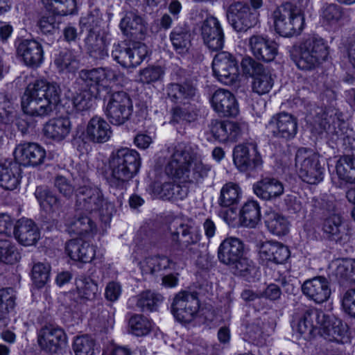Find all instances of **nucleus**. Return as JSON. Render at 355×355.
I'll use <instances>...</instances> for the list:
<instances>
[{"mask_svg": "<svg viewBox=\"0 0 355 355\" xmlns=\"http://www.w3.org/2000/svg\"><path fill=\"white\" fill-rule=\"evenodd\" d=\"M227 18L237 32H245L254 26L259 20V13L247 3L237 1L232 3L227 10Z\"/></svg>", "mask_w": 355, "mask_h": 355, "instance_id": "nucleus-12", "label": "nucleus"}, {"mask_svg": "<svg viewBox=\"0 0 355 355\" xmlns=\"http://www.w3.org/2000/svg\"><path fill=\"white\" fill-rule=\"evenodd\" d=\"M270 125L274 137L286 140L294 138L297 132V118L284 112L272 116Z\"/></svg>", "mask_w": 355, "mask_h": 355, "instance_id": "nucleus-19", "label": "nucleus"}, {"mask_svg": "<svg viewBox=\"0 0 355 355\" xmlns=\"http://www.w3.org/2000/svg\"><path fill=\"white\" fill-rule=\"evenodd\" d=\"M302 291L306 296L318 304L326 302L331 295L329 282L322 276L305 281Z\"/></svg>", "mask_w": 355, "mask_h": 355, "instance_id": "nucleus-24", "label": "nucleus"}, {"mask_svg": "<svg viewBox=\"0 0 355 355\" xmlns=\"http://www.w3.org/2000/svg\"><path fill=\"white\" fill-rule=\"evenodd\" d=\"M241 195V189L238 184L227 182L220 189L218 204L222 207H230L237 205Z\"/></svg>", "mask_w": 355, "mask_h": 355, "instance_id": "nucleus-41", "label": "nucleus"}, {"mask_svg": "<svg viewBox=\"0 0 355 355\" xmlns=\"http://www.w3.org/2000/svg\"><path fill=\"white\" fill-rule=\"evenodd\" d=\"M214 76L222 83L233 85L238 83L239 70L236 58L227 51L217 53L212 62Z\"/></svg>", "mask_w": 355, "mask_h": 355, "instance_id": "nucleus-10", "label": "nucleus"}, {"mask_svg": "<svg viewBox=\"0 0 355 355\" xmlns=\"http://www.w3.org/2000/svg\"><path fill=\"white\" fill-rule=\"evenodd\" d=\"M50 266L48 263H37L32 269V278L37 287H42L49 280Z\"/></svg>", "mask_w": 355, "mask_h": 355, "instance_id": "nucleus-58", "label": "nucleus"}, {"mask_svg": "<svg viewBox=\"0 0 355 355\" xmlns=\"http://www.w3.org/2000/svg\"><path fill=\"white\" fill-rule=\"evenodd\" d=\"M170 40L177 52L182 53L187 51L191 40L189 27L185 24L175 26L170 34Z\"/></svg>", "mask_w": 355, "mask_h": 355, "instance_id": "nucleus-40", "label": "nucleus"}, {"mask_svg": "<svg viewBox=\"0 0 355 355\" xmlns=\"http://www.w3.org/2000/svg\"><path fill=\"white\" fill-rule=\"evenodd\" d=\"M78 296L81 299L92 300L98 292L97 284L89 277L80 276L76 281Z\"/></svg>", "mask_w": 355, "mask_h": 355, "instance_id": "nucleus-48", "label": "nucleus"}, {"mask_svg": "<svg viewBox=\"0 0 355 355\" xmlns=\"http://www.w3.org/2000/svg\"><path fill=\"white\" fill-rule=\"evenodd\" d=\"M241 67L245 75L253 78L252 90L254 92L260 95L269 92L274 84L269 70L250 57L243 58Z\"/></svg>", "mask_w": 355, "mask_h": 355, "instance_id": "nucleus-9", "label": "nucleus"}, {"mask_svg": "<svg viewBox=\"0 0 355 355\" xmlns=\"http://www.w3.org/2000/svg\"><path fill=\"white\" fill-rule=\"evenodd\" d=\"M243 254V243L237 238L225 239L218 247V258L223 264L229 266L235 263Z\"/></svg>", "mask_w": 355, "mask_h": 355, "instance_id": "nucleus-28", "label": "nucleus"}, {"mask_svg": "<svg viewBox=\"0 0 355 355\" xmlns=\"http://www.w3.org/2000/svg\"><path fill=\"white\" fill-rule=\"evenodd\" d=\"M120 27L125 35L135 39H141L146 31L142 18L133 11L126 12Z\"/></svg>", "mask_w": 355, "mask_h": 355, "instance_id": "nucleus-37", "label": "nucleus"}, {"mask_svg": "<svg viewBox=\"0 0 355 355\" xmlns=\"http://www.w3.org/2000/svg\"><path fill=\"white\" fill-rule=\"evenodd\" d=\"M95 341L88 335L76 336L73 342L72 349L76 355H93Z\"/></svg>", "mask_w": 355, "mask_h": 355, "instance_id": "nucleus-52", "label": "nucleus"}, {"mask_svg": "<svg viewBox=\"0 0 355 355\" xmlns=\"http://www.w3.org/2000/svg\"><path fill=\"white\" fill-rule=\"evenodd\" d=\"M322 18L329 24H335L343 18L344 11L336 3L326 4L322 9Z\"/></svg>", "mask_w": 355, "mask_h": 355, "instance_id": "nucleus-54", "label": "nucleus"}, {"mask_svg": "<svg viewBox=\"0 0 355 355\" xmlns=\"http://www.w3.org/2000/svg\"><path fill=\"white\" fill-rule=\"evenodd\" d=\"M233 159L235 165L241 171L254 170L262 164L261 155L254 143L239 144L235 146Z\"/></svg>", "mask_w": 355, "mask_h": 355, "instance_id": "nucleus-14", "label": "nucleus"}, {"mask_svg": "<svg viewBox=\"0 0 355 355\" xmlns=\"http://www.w3.org/2000/svg\"><path fill=\"white\" fill-rule=\"evenodd\" d=\"M342 308L346 314L355 318V288L348 289L343 294Z\"/></svg>", "mask_w": 355, "mask_h": 355, "instance_id": "nucleus-62", "label": "nucleus"}, {"mask_svg": "<svg viewBox=\"0 0 355 355\" xmlns=\"http://www.w3.org/2000/svg\"><path fill=\"white\" fill-rule=\"evenodd\" d=\"M249 46L253 55L266 62L272 61L277 54V44L260 35L249 38Z\"/></svg>", "mask_w": 355, "mask_h": 355, "instance_id": "nucleus-23", "label": "nucleus"}, {"mask_svg": "<svg viewBox=\"0 0 355 355\" xmlns=\"http://www.w3.org/2000/svg\"><path fill=\"white\" fill-rule=\"evenodd\" d=\"M15 239L24 245H34L40 239V232L35 223L30 219H21L15 225Z\"/></svg>", "mask_w": 355, "mask_h": 355, "instance_id": "nucleus-32", "label": "nucleus"}, {"mask_svg": "<svg viewBox=\"0 0 355 355\" xmlns=\"http://www.w3.org/2000/svg\"><path fill=\"white\" fill-rule=\"evenodd\" d=\"M200 34L204 44L213 51L223 49L224 46V33L217 18L209 16L202 23Z\"/></svg>", "mask_w": 355, "mask_h": 355, "instance_id": "nucleus-16", "label": "nucleus"}, {"mask_svg": "<svg viewBox=\"0 0 355 355\" xmlns=\"http://www.w3.org/2000/svg\"><path fill=\"white\" fill-rule=\"evenodd\" d=\"M88 55L95 61L103 60L108 56L106 35L95 30H89L84 40Z\"/></svg>", "mask_w": 355, "mask_h": 355, "instance_id": "nucleus-26", "label": "nucleus"}, {"mask_svg": "<svg viewBox=\"0 0 355 355\" xmlns=\"http://www.w3.org/2000/svg\"><path fill=\"white\" fill-rule=\"evenodd\" d=\"M60 94L56 83L37 80L28 85L21 98L23 111L33 116H49L60 101Z\"/></svg>", "mask_w": 355, "mask_h": 355, "instance_id": "nucleus-2", "label": "nucleus"}, {"mask_svg": "<svg viewBox=\"0 0 355 355\" xmlns=\"http://www.w3.org/2000/svg\"><path fill=\"white\" fill-rule=\"evenodd\" d=\"M211 103L214 110L221 116H236L239 114L237 101L228 90L217 89L212 95Z\"/></svg>", "mask_w": 355, "mask_h": 355, "instance_id": "nucleus-21", "label": "nucleus"}, {"mask_svg": "<svg viewBox=\"0 0 355 355\" xmlns=\"http://www.w3.org/2000/svg\"><path fill=\"white\" fill-rule=\"evenodd\" d=\"M199 308L200 303L196 295L182 291L174 297L171 311L177 320L189 323L196 318Z\"/></svg>", "mask_w": 355, "mask_h": 355, "instance_id": "nucleus-13", "label": "nucleus"}, {"mask_svg": "<svg viewBox=\"0 0 355 355\" xmlns=\"http://www.w3.org/2000/svg\"><path fill=\"white\" fill-rule=\"evenodd\" d=\"M171 119L170 123H191L198 119V112L196 109L189 104L188 106H175L171 109Z\"/></svg>", "mask_w": 355, "mask_h": 355, "instance_id": "nucleus-47", "label": "nucleus"}, {"mask_svg": "<svg viewBox=\"0 0 355 355\" xmlns=\"http://www.w3.org/2000/svg\"><path fill=\"white\" fill-rule=\"evenodd\" d=\"M112 55L114 60H116L122 67L125 68L133 67L129 47H124L120 45H117L112 51Z\"/></svg>", "mask_w": 355, "mask_h": 355, "instance_id": "nucleus-60", "label": "nucleus"}, {"mask_svg": "<svg viewBox=\"0 0 355 355\" xmlns=\"http://www.w3.org/2000/svg\"><path fill=\"white\" fill-rule=\"evenodd\" d=\"M261 219L260 207L255 200L247 201L239 212V222L242 226L255 227Z\"/></svg>", "mask_w": 355, "mask_h": 355, "instance_id": "nucleus-39", "label": "nucleus"}, {"mask_svg": "<svg viewBox=\"0 0 355 355\" xmlns=\"http://www.w3.org/2000/svg\"><path fill=\"white\" fill-rule=\"evenodd\" d=\"M54 64L60 72L73 73L79 68V60L71 51L64 50L56 55Z\"/></svg>", "mask_w": 355, "mask_h": 355, "instance_id": "nucleus-44", "label": "nucleus"}, {"mask_svg": "<svg viewBox=\"0 0 355 355\" xmlns=\"http://www.w3.org/2000/svg\"><path fill=\"white\" fill-rule=\"evenodd\" d=\"M324 318L325 314L322 311L315 309H306L296 325L293 327L305 340H309L313 336L315 330L320 329V322Z\"/></svg>", "mask_w": 355, "mask_h": 355, "instance_id": "nucleus-22", "label": "nucleus"}, {"mask_svg": "<svg viewBox=\"0 0 355 355\" xmlns=\"http://www.w3.org/2000/svg\"><path fill=\"white\" fill-rule=\"evenodd\" d=\"M320 333L324 339L338 343H343V340L347 337V326L340 320L331 322L326 315L320 322Z\"/></svg>", "mask_w": 355, "mask_h": 355, "instance_id": "nucleus-36", "label": "nucleus"}, {"mask_svg": "<svg viewBox=\"0 0 355 355\" xmlns=\"http://www.w3.org/2000/svg\"><path fill=\"white\" fill-rule=\"evenodd\" d=\"M162 300V295L146 290L137 296L136 306L142 311H153L157 309Z\"/></svg>", "mask_w": 355, "mask_h": 355, "instance_id": "nucleus-45", "label": "nucleus"}, {"mask_svg": "<svg viewBox=\"0 0 355 355\" xmlns=\"http://www.w3.org/2000/svg\"><path fill=\"white\" fill-rule=\"evenodd\" d=\"M295 166L299 177L305 182L315 184L323 180L324 168L319 155L306 148H300L295 155Z\"/></svg>", "mask_w": 355, "mask_h": 355, "instance_id": "nucleus-8", "label": "nucleus"}, {"mask_svg": "<svg viewBox=\"0 0 355 355\" xmlns=\"http://www.w3.org/2000/svg\"><path fill=\"white\" fill-rule=\"evenodd\" d=\"M35 196L41 206H44L46 204L53 210L60 207V200L58 197L46 188L37 187L35 191Z\"/></svg>", "mask_w": 355, "mask_h": 355, "instance_id": "nucleus-55", "label": "nucleus"}, {"mask_svg": "<svg viewBox=\"0 0 355 355\" xmlns=\"http://www.w3.org/2000/svg\"><path fill=\"white\" fill-rule=\"evenodd\" d=\"M15 155L19 164L26 166H38L44 163L46 158L45 150L35 143L19 145L16 148Z\"/></svg>", "mask_w": 355, "mask_h": 355, "instance_id": "nucleus-20", "label": "nucleus"}, {"mask_svg": "<svg viewBox=\"0 0 355 355\" xmlns=\"http://www.w3.org/2000/svg\"><path fill=\"white\" fill-rule=\"evenodd\" d=\"M66 226L69 234L78 236L94 232L96 229V225L94 220L83 213H77L73 218H67Z\"/></svg>", "mask_w": 355, "mask_h": 355, "instance_id": "nucleus-38", "label": "nucleus"}, {"mask_svg": "<svg viewBox=\"0 0 355 355\" xmlns=\"http://www.w3.org/2000/svg\"><path fill=\"white\" fill-rule=\"evenodd\" d=\"M129 49L133 67L140 64L148 55L147 46L143 43L135 42Z\"/></svg>", "mask_w": 355, "mask_h": 355, "instance_id": "nucleus-61", "label": "nucleus"}, {"mask_svg": "<svg viewBox=\"0 0 355 355\" xmlns=\"http://www.w3.org/2000/svg\"><path fill=\"white\" fill-rule=\"evenodd\" d=\"M106 96H102L107 104L105 114L109 121L120 125L128 121L132 114L133 105L130 95L123 91L112 92L110 87H104Z\"/></svg>", "mask_w": 355, "mask_h": 355, "instance_id": "nucleus-6", "label": "nucleus"}, {"mask_svg": "<svg viewBox=\"0 0 355 355\" xmlns=\"http://www.w3.org/2000/svg\"><path fill=\"white\" fill-rule=\"evenodd\" d=\"M172 263L166 256H155L146 258L140 264L143 273L155 275L162 270L168 268Z\"/></svg>", "mask_w": 355, "mask_h": 355, "instance_id": "nucleus-46", "label": "nucleus"}, {"mask_svg": "<svg viewBox=\"0 0 355 355\" xmlns=\"http://www.w3.org/2000/svg\"><path fill=\"white\" fill-rule=\"evenodd\" d=\"M162 74L161 67L152 66L140 71L139 79L142 83H150L158 80Z\"/></svg>", "mask_w": 355, "mask_h": 355, "instance_id": "nucleus-64", "label": "nucleus"}, {"mask_svg": "<svg viewBox=\"0 0 355 355\" xmlns=\"http://www.w3.org/2000/svg\"><path fill=\"white\" fill-rule=\"evenodd\" d=\"M17 56L26 66L37 68L44 60L42 46L35 40H23L17 46Z\"/></svg>", "mask_w": 355, "mask_h": 355, "instance_id": "nucleus-17", "label": "nucleus"}, {"mask_svg": "<svg viewBox=\"0 0 355 355\" xmlns=\"http://www.w3.org/2000/svg\"><path fill=\"white\" fill-rule=\"evenodd\" d=\"M255 195L264 200H273L280 197L284 191L282 182L274 178H263L253 185Z\"/></svg>", "mask_w": 355, "mask_h": 355, "instance_id": "nucleus-29", "label": "nucleus"}, {"mask_svg": "<svg viewBox=\"0 0 355 355\" xmlns=\"http://www.w3.org/2000/svg\"><path fill=\"white\" fill-rule=\"evenodd\" d=\"M168 97L176 103L189 104L196 94V87L190 80L182 83H171L166 87Z\"/></svg>", "mask_w": 355, "mask_h": 355, "instance_id": "nucleus-34", "label": "nucleus"}, {"mask_svg": "<svg viewBox=\"0 0 355 355\" xmlns=\"http://www.w3.org/2000/svg\"><path fill=\"white\" fill-rule=\"evenodd\" d=\"M140 166L141 158L136 150L124 148L114 151L108 159L107 181L110 187L123 189Z\"/></svg>", "mask_w": 355, "mask_h": 355, "instance_id": "nucleus-3", "label": "nucleus"}, {"mask_svg": "<svg viewBox=\"0 0 355 355\" xmlns=\"http://www.w3.org/2000/svg\"><path fill=\"white\" fill-rule=\"evenodd\" d=\"M172 185V182H168L164 183L155 182L152 184V191L154 195L159 198L171 200L173 196Z\"/></svg>", "mask_w": 355, "mask_h": 355, "instance_id": "nucleus-63", "label": "nucleus"}, {"mask_svg": "<svg viewBox=\"0 0 355 355\" xmlns=\"http://www.w3.org/2000/svg\"><path fill=\"white\" fill-rule=\"evenodd\" d=\"M265 223L268 230L277 236L286 235L289 230V222L279 213L270 211L266 214Z\"/></svg>", "mask_w": 355, "mask_h": 355, "instance_id": "nucleus-42", "label": "nucleus"}, {"mask_svg": "<svg viewBox=\"0 0 355 355\" xmlns=\"http://www.w3.org/2000/svg\"><path fill=\"white\" fill-rule=\"evenodd\" d=\"M75 209L76 211L92 214L98 211L101 220L108 224L115 212L114 206L105 200L100 189L84 185L79 187L75 192Z\"/></svg>", "mask_w": 355, "mask_h": 355, "instance_id": "nucleus-4", "label": "nucleus"}, {"mask_svg": "<svg viewBox=\"0 0 355 355\" xmlns=\"http://www.w3.org/2000/svg\"><path fill=\"white\" fill-rule=\"evenodd\" d=\"M228 266L234 275L243 277L248 276L254 270L252 261L243 257V254L235 263Z\"/></svg>", "mask_w": 355, "mask_h": 355, "instance_id": "nucleus-59", "label": "nucleus"}, {"mask_svg": "<svg viewBox=\"0 0 355 355\" xmlns=\"http://www.w3.org/2000/svg\"><path fill=\"white\" fill-rule=\"evenodd\" d=\"M336 168L340 180L351 184L355 183V157L350 155L340 157Z\"/></svg>", "mask_w": 355, "mask_h": 355, "instance_id": "nucleus-43", "label": "nucleus"}, {"mask_svg": "<svg viewBox=\"0 0 355 355\" xmlns=\"http://www.w3.org/2000/svg\"><path fill=\"white\" fill-rule=\"evenodd\" d=\"M260 258L275 264H283L290 257L288 248L279 242L266 241L259 247Z\"/></svg>", "mask_w": 355, "mask_h": 355, "instance_id": "nucleus-30", "label": "nucleus"}, {"mask_svg": "<svg viewBox=\"0 0 355 355\" xmlns=\"http://www.w3.org/2000/svg\"><path fill=\"white\" fill-rule=\"evenodd\" d=\"M328 55V46L322 38L309 37L299 46L296 65L302 70H312L325 61Z\"/></svg>", "mask_w": 355, "mask_h": 355, "instance_id": "nucleus-7", "label": "nucleus"}, {"mask_svg": "<svg viewBox=\"0 0 355 355\" xmlns=\"http://www.w3.org/2000/svg\"><path fill=\"white\" fill-rule=\"evenodd\" d=\"M342 220L340 215L334 214L324 219L322 225L324 233L332 241L341 239Z\"/></svg>", "mask_w": 355, "mask_h": 355, "instance_id": "nucleus-49", "label": "nucleus"}, {"mask_svg": "<svg viewBox=\"0 0 355 355\" xmlns=\"http://www.w3.org/2000/svg\"><path fill=\"white\" fill-rule=\"evenodd\" d=\"M16 295L12 288L0 289V313H8L15 306Z\"/></svg>", "mask_w": 355, "mask_h": 355, "instance_id": "nucleus-57", "label": "nucleus"}, {"mask_svg": "<svg viewBox=\"0 0 355 355\" xmlns=\"http://www.w3.org/2000/svg\"><path fill=\"white\" fill-rule=\"evenodd\" d=\"M335 273L340 279L355 283V259H346L338 261Z\"/></svg>", "mask_w": 355, "mask_h": 355, "instance_id": "nucleus-51", "label": "nucleus"}, {"mask_svg": "<svg viewBox=\"0 0 355 355\" xmlns=\"http://www.w3.org/2000/svg\"><path fill=\"white\" fill-rule=\"evenodd\" d=\"M95 96L93 91L84 90L76 93L72 98L73 107L78 111L89 110L92 105V98Z\"/></svg>", "mask_w": 355, "mask_h": 355, "instance_id": "nucleus-56", "label": "nucleus"}, {"mask_svg": "<svg viewBox=\"0 0 355 355\" xmlns=\"http://www.w3.org/2000/svg\"><path fill=\"white\" fill-rule=\"evenodd\" d=\"M65 251L74 261L90 262L95 256V248L81 239H71L66 243Z\"/></svg>", "mask_w": 355, "mask_h": 355, "instance_id": "nucleus-31", "label": "nucleus"}, {"mask_svg": "<svg viewBox=\"0 0 355 355\" xmlns=\"http://www.w3.org/2000/svg\"><path fill=\"white\" fill-rule=\"evenodd\" d=\"M272 17L276 32L283 37L298 35L304 26V17L301 10L288 2L277 7L273 11Z\"/></svg>", "mask_w": 355, "mask_h": 355, "instance_id": "nucleus-5", "label": "nucleus"}, {"mask_svg": "<svg viewBox=\"0 0 355 355\" xmlns=\"http://www.w3.org/2000/svg\"><path fill=\"white\" fill-rule=\"evenodd\" d=\"M169 229L171 246L175 250H191V246L198 245L200 240L199 232L191 223H185L181 220H173Z\"/></svg>", "mask_w": 355, "mask_h": 355, "instance_id": "nucleus-11", "label": "nucleus"}, {"mask_svg": "<svg viewBox=\"0 0 355 355\" xmlns=\"http://www.w3.org/2000/svg\"><path fill=\"white\" fill-rule=\"evenodd\" d=\"M37 341L40 347L46 352L57 354L65 346L67 335L60 327L45 326L39 331Z\"/></svg>", "mask_w": 355, "mask_h": 355, "instance_id": "nucleus-15", "label": "nucleus"}, {"mask_svg": "<svg viewBox=\"0 0 355 355\" xmlns=\"http://www.w3.org/2000/svg\"><path fill=\"white\" fill-rule=\"evenodd\" d=\"M210 169L209 165L197 157L190 146L178 144L165 167V172L182 182L198 183L208 175Z\"/></svg>", "mask_w": 355, "mask_h": 355, "instance_id": "nucleus-1", "label": "nucleus"}, {"mask_svg": "<svg viewBox=\"0 0 355 355\" xmlns=\"http://www.w3.org/2000/svg\"><path fill=\"white\" fill-rule=\"evenodd\" d=\"M21 166L17 162L0 164V187L6 190H14L19 184Z\"/></svg>", "mask_w": 355, "mask_h": 355, "instance_id": "nucleus-33", "label": "nucleus"}, {"mask_svg": "<svg viewBox=\"0 0 355 355\" xmlns=\"http://www.w3.org/2000/svg\"><path fill=\"white\" fill-rule=\"evenodd\" d=\"M71 130V123L67 117H59L50 119L44 126V135L55 141L65 139Z\"/></svg>", "mask_w": 355, "mask_h": 355, "instance_id": "nucleus-35", "label": "nucleus"}, {"mask_svg": "<svg viewBox=\"0 0 355 355\" xmlns=\"http://www.w3.org/2000/svg\"><path fill=\"white\" fill-rule=\"evenodd\" d=\"M110 73L111 70L108 68L98 67L82 69L78 73V77L87 87H92L96 89V97L102 98V92H105L103 87H108L103 85V82L110 76Z\"/></svg>", "mask_w": 355, "mask_h": 355, "instance_id": "nucleus-25", "label": "nucleus"}, {"mask_svg": "<svg viewBox=\"0 0 355 355\" xmlns=\"http://www.w3.org/2000/svg\"><path fill=\"white\" fill-rule=\"evenodd\" d=\"M20 259V254L14 243L8 239H0V261L13 264Z\"/></svg>", "mask_w": 355, "mask_h": 355, "instance_id": "nucleus-50", "label": "nucleus"}, {"mask_svg": "<svg viewBox=\"0 0 355 355\" xmlns=\"http://www.w3.org/2000/svg\"><path fill=\"white\" fill-rule=\"evenodd\" d=\"M112 135L108 123L101 117H92L86 128L85 139L92 143L103 144L107 141Z\"/></svg>", "mask_w": 355, "mask_h": 355, "instance_id": "nucleus-27", "label": "nucleus"}, {"mask_svg": "<svg viewBox=\"0 0 355 355\" xmlns=\"http://www.w3.org/2000/svg\"><path fill=\"white\" fill-rule=\"evenodd\" d=\"M336 125L339 126L340 121L336 115L329 114L328 112H324L315 117L311 125V132L317 135H321L325 132L329 135L337 136L338 139L344 141V144H346V141H347L351 145L350 138L345 136L342 130L336 127ZM349 148L352 149L353 147L350 146Z\"/></svg>", "mask_w": 355, "mask_h": 355, "instance_id": "nucleus-18", "label": "nucleus"}, {"mask_svg": "<svg viewBox=\"0 0 355 355\" xmlns=\"http://www.w3.org/2000/svg\"><path fill=\"white\" fill-rule=\"evenodd\" d=\"M129 332L136 336L146 335L150 330V321L142 315H134L129 320Z\"/></svg>", "mask_w": 355, "mask_h": 355, "instance_id": "nucleus-53", "label": "nucleus"}]
</instances>
